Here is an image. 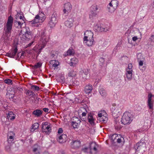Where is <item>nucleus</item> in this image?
<instances>
[{"label": "nucleus", "instance_id": "obj_1", "mask_svg": "<svg viewBox=\"0 0 154 154\" xmlns=\"http://www.w3.org/2000/svg\"><path fill=\"white\" fill-rule=\"evenodd\" d=\"M13 21V18L11 16H10L8 17L6 26L4 29V30L5 31V35L7 38H9L10 36Z\"/></svg>", "mask_w": 154, "mask_h": 154}, {"label": "nucleus", "instance_id": "obj_2", "mask_svg": "<svg viewBox=\"0 0 154 154\" xmlns=\"http://www.w3.org/2000/svg\"><path fill=\"white\" fill-rule=\"evenodd\" d=\"M45 29L42 30L40 37V40L39 42V45H41L40 46L41 48L39 49V54L41 52V51L46 45V44L49 40V37L46 35Z\"/></svg>", "mask_w": 154, "mask_h": 154}, {"label": "nucleus", "instance_id": "obj_3", "mask_svg": "<svg viewBox=\"0 0 154 154\" xmlns=\"http://www.w3.org/2000/svg\"><path fill=\"white\" fill-rule=\"evenodd\" d=\"M132 120L131 115L128 112H125L123 114L121 119L122 124L124 125L130 124Z\"/></svg>", "mask_w": 154, "mask_h": 154}, {"label": "nucleus", "instance_id": "obj_4", "mask_svg": "<svg viewBox=\"0 0 154 154\" xmlns=\"http://www.w3.org/2000/svg\"><path fill=\"white\" fill-rule=\"evenodd\" d=\"M137 151H140L141 152H144L146 149V144L144 139H141L140 142L137 143L135 146Z\"/></svg>", "mask_w": 154, "mask_h": 154}, {"label": "nucleus", "instance_id": "obj_5", "mask_svg": "<svg viewBox=\"0 0 154 154\" xmlns=\"http://www.w3.org/2000/svg\"><path fill=\"white\" fill-rule=\"evenodd\" d=\"M64 8L63 14L67 15L71 11L72 8V5L69 2H67L64 4Z\"/></svg>", "mask_w": 154, "mask_h": 154}, {"label": "nucleus", "instance_id": "obj_6", "mask_svg": "<svg viewBox=\"0 0 154 154\" xmlns=\"http://www.w3.org/2000/svg\"><path fill=\"white\" fill-rule=\"evenodd\" d=\"M18 49L17 46H15L11 51H9L6 55L11 58H14L17 52Z\"/></svg>", "mask_w": 154, "mask_h": 154}, {"label": "nucleus", "instance_id": "obj_7", "mask_svg": "<svg viewBox=\"0 0 154 154\" xmlns=\"http://www.w3.org/2000/svg\"><path fill=\"white\" fill-rule=\"evenodd\" d=\"M89 70L88 69L81 70L79 72L80 75H81L83 78L87 79L89 77Z\"/></svg>", "mask_w": 154, "mask_h": 154}, {"label": "nucleus", "instance_id": "obj_8", "mask_svg": "<svg viewBox=\"0 0 154 154\" xmlns=\"http://www.w3.org/2000/svg\"><path fill=\"white\" fill-rule=\"evenodd\" d=\"M153 96L151 93L149 94L148 96L147 106L151 109H152L153 108L154 100L152 99V97Z\"/></svg>", "mask_w": 154, "mask_h": 154}, {"label": "nucleus", "instance_id": "obj_9", "mask_svg": "<svg viewBox=\"0 0 154 154\" xmlns=\"http://www.w3.org/2000/svg\"><path fill=\"white\" fill-rule=\"evenodd\" d=\"M57 22V16L54 14H52L49 23V26L51 28L55 26Z\"/></svg>", "mask_w": 154, "mask_h": 154}, {"label": "nucleus", "instance_id": "obj_10", "mask_svg": "<svg viewBox=\"0 0 154 154\" xmlns=\"http://www.w3.org/2000/svg\"><path fill=\"white\" fill-rule=\"evenodd\" d=\"M71 146L72 148L78 149L81 146V142L78 140H72L71 143Z\"/></svg>", "mask_w": 154, "mask_h": 154}, {"label": "nucleus", "instance_id": "obj_11", "mask_svg": "<svg viewBox=\"0 0 154 154\" xmlns=\"http://www.w3.org/2000/svg\"><path fill=\"white\" fill-rule=\"evenodd\" d=\"M84 37V41H85L87 39L93 38V33L91 31L87 30L85 33Z\"/></svg>", "mask_w": 154, "mask_h": 154}, {"label": "nucleus", "instance_id": "obj_12", "mask_svg": "<svg viewBox=\"0 0 154 154\" xmlns=\"http://www.w3.org/2000/svg\"><path fill=\"white\" fill-rule=\"evenodd\" d=\"M23 34V38L25 39H30L32 37V33L31 32L26 30L24 33H23L22 31L20 32V34Z\"/></svg>", "mask_w": 154, "mask_h": 154}, {"label": "nucleus", "instance_id": "obj_13", "mask_svg": "<svg viewBox=\"0 0 154 154\" xmlns=\"http://www.w3.org/2000/svg\"><path fill=\"white\" fill-rule=\"evenodd\" d=\"M97 145L95 143L91 142L90 143L89 145V153L92 154V150H94V151H97Z\"/></svg>", "mask_w": 154, "mask_h": 154}, {"label": "nucleus", "instance_id": "obj_14", "mask_svg": "<svg viewBox=\"0 0 154 154\" xmlns=\"http://www.w3.org/2000/svg\"><path fill=\"white\" fill-rule=\"evenodd\" d=\"M94 28L97 32H106L108 30V28L103 27L101 25L99 26L98 25H96L94 26Z\"/></svg>", "mask_w": 154, "mask_h": 154}, {"label": "nucleus", "instance_id": "obj_15", "mask_svg": "<svg viewBox=\"0 0 154 154\" xmlns=\"http://www.w3.org/2000/svg\"><path fill=\"white\" fill-rule=\"evenodd\" d=\"M31 23L32 26H33L38 27V14H37L35 17L34 19L30 21Z\"/></svg>", "mask_w": 154, "mask_h": 154}, {"label": "nucleus", "instance_id": "obj_16", "mask_svg": "<svg viewBox=\"0 0 154 154\" xmlns=\"http://www.w3.org/2000/svg\"><path fill=\"white\" fill-rule=\"evenodd\" d=\"M74 19L72 18H69L68 20L66 21L65 22V24L67 27L70 28L73 25V22Z\"/></svg>", "mask_w": 154, "mask_h": 154}, {"label": "nucleus", "instance_id": "obj_17", "mask_svg": "<svg viewBox=\"0 0 154 154\" xmlns=\"http://www.w3.org/2000/svg\"><path fill=\"white\" fill-rule=\"evenodd\" d=\"M30 66L32 67L33 69L32 72L33 74L35 75H37L38 73V62L36 64L33 66L30 65Z\"/></svg>", "mask_w": 154, "mask_h": 154}, {"label": "nucleus", "instance_id": "obj_18", "mask_svg": "<svg viewBox=\"0 0 154 154\" xmlns=\"http://www.w3.org/2000/svg\"><path fill=\"white\" fill-rule=\"evenodd\" d=\"M93 89L92 85L90 84L87 85L85 87V92L86 94L91 93Z\"/></svg>", "mask_w": 154, "mask_h": 154}, {"label": "nucleus", "instance_id": "obj_19", "mask_svg": "<svg viewBox=\"0 0 154 154\" xmlns=\"http://www.w3.org/2000/svg\"><path fill=\"white\" fill-rule=\"evenodd\" d=\"M67 136L66 134H64L60 135L57 140L60 143H63L65 142L67 139Z\"/></svg>", "mask_w": 154, "mask_h": 154}, {"label": "nucleus", "instance_id": "obj_20", "mask_svg": "<svg viewBox=\"0 0 154 154\" xmlns=\"http://www.w3.org/2000/svg\"><path fill=\"white\" fill-rule=\"evenodd\" d=\"M87 119L88 120V122L91 125H95V123L94 122V119L91 113L88 114Z\"/></svg>", "mask_w": 154, "mask_h": 154}, {"label": "nucleus", "instance_id": "obj_21", "mask_svg": "<svg viewBox=\"0 0 154 154\" xmlns=\"http://www.w3.org/2000/svg\"><path fill=\"white\" fill-rule=\"evenodd\" d=\"M46 17L44 13L39 11V23H42L45 19Z\"/></svg>", "mask_w": 154, "mask_h": 154}, {"label": "nucleus", "instance_id": "obj_22", "mask_svg": "<svg viewBox=\"0 0 154 154\" xmlns=\"http://www.w3.org/2000/svg\"><path fill=\"white\" fill-rule=\"evenodd\" d=\"M70 60L71 62L69 64L71 66H75L78 62V59L75 57L71 58Z\"/></svg>", "mask_w": 154, "mask_h": 154}, {"label": "nucleus", "instance_id": "obj_23", "mask_svg": "<svg viewBox=\"0 0 154 154\" xmlns=\"http://www.w3.org/2000/svg\"><path fill=\"white\" fill-rule=\"evenodd\" d=\"M99 89V91L101 95L103 97H106V92L104 88H103L101 86H100Z\"/></svg>", "mask_w": 154, "mask_h": 154}, {"label": "nucleus", "instance_id": "obj_24", "mask_svg": "<svg viewBox=\"0 0 154 154\" xmlns=\"http://www.w3.org/2000/svg\"><path fill=\"white\" fill-rule=\"evenodd\" d=\"M87 111L86 109L84 107H81L80 108V109L79 110V113H82V116H85Z\"/></svg>", "mask_w": 154, "mask_h": 154}, {"label": "nucleus", "instance_id": "obj_25", "mask_svg": "<svg viewBox=\"0 0 154 154\" xmlns=\"http://www.w3.org/2000/svg\"><path fill=\"white\" fill-rule=\"evenodd\" d=\"M26 94L27 95H28L29 96H30L32 97H33L34 98H35L36 97V99L38 100V98H37V97H36V94L35 93L33 92L32 91L30 90H27V92L26 93Z\"/></svg>", "mask_w": 154, "mask_h": 154}, {"label": "nucleus", "instance_id": "obj_26", "mask_svg": "<svg viewBox=\"0 0 154 154\" xmlns=\"http://www.w3.org/2000/svg\"><path fill=\"white\" fill-rule=\"evenodd\" d=\"M118 5V2L117 0H112L109 3V6H112L114 8H116Z\"/></svg>", "mask_w": 154, "mask_h": 154}, {"label": "nucleus", "instance_id": "obj_27", "mask_svg": "<svg viewBox=\"0 0 154 154\" xmlns=\"http://www.w3.org/2000/svg\"><path fill=\"white\" fill-rule=\"evenodd\" d=\"M132 70H129L128 71L127 69V73L126 74V77L129 80H131L132 78Z\"/></svg>", "mask_w": 154, "mask_h": 154}, {"label": "nucleus", "instance_id": "obj_28", "mask_svg": "<svg viewBox=\"0 0 154 154\" xmlns=\"http://www.w3.org/2000/svg\"><path fill=\"white\" fill-rule=\"evenodd\" d=\"M100 7L99 6H98L96 5H92L91 6V10H92L93 11L96 12L97 13V11H100Z\"/></svg>", "mask_w": 154, "mask_h": 154}, {"label": "nucleus", "instance_id": "obj_29", "mask_svg": "<svg viewBox=\"0 0 154 154\" xmlns=\"http://www.w3.org/2000/svg\"><path fill=\"white\" fill-rule=\"evenodd\" d=\"M85 41L86 42H85L87 45L88 46H91L94 43V42L93 38H91V39H87Z\"/></svg>", "mask_w": 154, "mask_h": 154}, {"label": "nucleus", "instance_id": "obj_30", "mask_svg": "<svg viewBox=\"0 0 154 154\" xmlns=\"http://www.w3.org/2000/svg\"><path fill=\"white\" fill-rule=\"evenodd\" d=\"M38 123L36 122L33 124L32 126V128L31 129V132H33L36 129H38Z\"/></svg>", "mask_w": 154, "mask_h": 154}, {"label": "nucleus", "instance_id": "obj_31", "mask_svg": "<svg viewBox=\"0 0 154 154\" xmlns=\"http://www.w3.org/2000/svg\"><path fill=\"white\" fill-rule=\"evenodd\" d=\"M72 123L79 124L80 123L81 121L80 119L76 117H73L72 119Z\"/></svg>", "mask_w": 154, "mask_h": 154}, {"label": "nucleus", "instance_id": "obj_32", "mask_svg": "<svg viewBox=\"0 0 154 154\" xmlns=\"http://www.w3.org/2000/svg\"><path fill=\"white\" fill-rule=\"evenodd\" d=\"M115 127L116 129L117 130H119L120 129L121 127L119 124V123L118 121L117 120L115 121Z\"/></svg>", "mask_w": 154, "mask_h": 154}, {"label": "nucleus", "instance_id": "obj_33", "mask_svg": "<svg viewBox=\"0 0 154 154\" xmlns=\"http://www.w3.org/2000/svg\"><path fill=\"white\" fill-rule=\"evenodd\" d=\"M51 63H52V67H54V69H55V68L57 67L59 65V62L58 61L55 60H53L51 61Z\"/></svg>", "mask_w": 154, "mask_h": 154}, {"label": "nucleus", "instance_id": "obj_34", "mask_svg": "<svg viewBox=\"0 0 154 154\" xmlns=\"http://www.w3.org/2000/svg\"><path fill=\"white\" fill-rule=\"evenodd\" d=\"M7 117L8 120H14L15 118V117L14 116L13 112H11L8 113V115L7 116Z\"/></svg>", "mask_w": 154, "mask_h": 154}, {"label": "nucleus", "instance_id": "obj_35", "mask_svg": "<svg viewBox=\"0 0 154 154\" xmlns=\"http://www.w3.org/2000/svg\"><path fill=\"white\" fill-rule=\"evenodd\" d=\"M90 12L89 14V17L90 18H93L97 15V13L93 11L91 9Z\"/></svg>", "mask_w": 154, "mask_h": 154}, {"label": "nucleus", "instance_id": "obj_36", "mask_svg": "<svg viewBox=\"0 0 154 154\" xmlns=\"http://www.w3.org/2000/svg\"><path fill=\"white\" fill-rule=\"evenodd\" d=\"M107 8L108 12L111 13L113 12L116 9L114 8L112 6H109V4L107 6Z\"/></svg>", "mask_w": 154, "mask_h": 154}, {"label": "nucleus", "instance_id": "obj_37", "mask_svg": "<svg viewBox=\"0 0 154 154\" xmlns=\"http://www.w3.org/2000/svg\"><path fill=\"white\" fill-rule=\"evenodd\" d=\"M118 137H119V135L116 134H113L111 137V139L112 140V142H115V140H117Z\"/></svg>", "mask_w": 154, "mask_h": 154}, {"label": "nucleus", "instance_id": "obj_38", "mask_svg": "<svg viewBox=\"0 0 154 154\" xmlns=\"http://www.w3.org/2000/svg\"><path fill=\"white\" fill-rule=\"evenodd\" d=\"M108 120V118L106 116H103V117L101 118H99V119H98V120L100 121V122H102L104 123H106Z\"/></svg>", "mask_w": 154, "mask_h": 154}, {"label": "nucleus", "instance_id": "obj_39", "mask_svg": "<svg viewBox=\"0 0 154 154\" xmlns=\"http://www.w3.org/2000/svg\"><path fill=\"white\" fill-rule=\"evenodd\" d=\"M75 53L74 51L72 48H69L67 51V53L68 55H73Z\"/></svg>", "mask_w": 154, "mask_h": 154}, {"label": "nucleus", "instance_id": "obj_40", "mask_svg": "<svg viewBox=\"0 0 154 154\" xmlns=\"http://www.w3.org/2000/svg\"><path fill=\"white\" fill-rule=\"evenodd\" d=\"M139 66L140 67L142 66H143V61L142 60H140L139 61ZM139 68H140V69L141 70H142L143 71H144L146 69V67L145 66H143V68L142 69H140V67Z\"/></svg>", "mask_w": 154, "mask_h": 154}, {"label": "nucleus", "instance_id": "obj_41", "mask_svg": "<svg viewBox=\"0 0 154 154\" xmlns=\"http://www.w3.org/2000/svg\"><path fill=\"white\" fill-rule=\"evenodd\" d=\"M40 102V106L42 107L44 105L45 103V100L44 99L41 100L39 98V103Z\"/></svg>", "mask_w": 154, "mask_h": 154}, {"label": "nucleus", "instance_id": "obj_42", "mask_svg": "<svg viewBox=\"0 0 154 154\" xmlns=\"http://www.w3.org/2000/svg\"><path fill=\"white\" fill-rule=\"evenodd\" d=\"M31 89L35 91H38V87L36 85H32L31 86Z\"/></svg>", "mask_w": 154, "mask_h": 154}, {"label": "nucleus", "instance_id": "obj_43", "mask_svg": "<svg viewBox=\"0 0 154 154\" xmlns=\"http://www.w3.org/2000/svg\"><path fill=\"white\" fill-rule=\"evenodd\" d=\"M123 140H124V138L122 137L121 135H119V137H118L117 140V142L118 143H120Z\"/></svg>", "mask_w": 154, "mask_h": 154}, {"label": "nucleus", "instance_id": "obj_44", "mask_svg": "<svg viewBox=\"0 0 154 154\" xmlns=\"http://www.w3.org/2000/svg\"><path fill=\"white\" fill-rule=\"evenodd\" d=\"M14 137L12 136H9L8 135V141L9 143H11L14 140Z\"/></svg>", "mask_w": 154, "mask_h": 154}, {"label": "nucleus", "instance_id": "obj_45", "mask_svg": "<svg viewBox=\"0 0 154 154\" xmlns=\"http://www.w3.org/2000/svg\"><path fill=\"white\" fill-rule=\"evenodd\" d=\"M4 82L8 85H10V84H12V82L11 80L10 79H7L5 80L4 81Z\"/></svg>", "mask_w": 154, "mask_h": 154}, {"label": "nucleus", "instance_id": "obj_46", "mask_svg": "<svg viewBox=\"0 0 154 154\" xmlns=\"http://www.w3.org/2000/svg\"><path fill=\"white\" fill-rule=\"evenodd\" d=\"M76 73L75 72L73 71H70L68 74V75L69 77H73L75 76Z\"/></svg>", "mask_w": 154, "mask_h": 154}, {"label": "nucleus", "instance_id": "obj_47", "mask_svg": "<svg viewBox=\"0 0 154 154\" xmlns=\"http://www.w3.org/2000/svg\"><path fill=\"white\" fill-rule=\"evenodd\" d=\"M99 60L100 62V66H102L104 63L105 61L104 58L103 57H101L100 58Z\"/></svg>", "mask_w": 154, "mask_h": 154}, {"label": "nucleus", "instance_id": "obj_48", "mask_svg": "<svg viewBox=\"0 0 154 154\" xmlns=\"http://www.w3.org/2000/svg\"><path fill=\"white\" fill-rule=\"evenodd\" d=\"M82 150L85 152H89V148L87 147L82 148Z\"/></svg>", "mask_w": 154, "mask_h": 154}, {"label": "nucleus", "instance_id": "obj_49", "mask_svg": "<svg viewBox=\"0 0 154 154\" xmlns=\"http://www.w3.org/2000/svg\"><path fill=\"white\" fill-rule=\"evenodd\" d=\"M37 48H33V50L34 51H35V52H33V53H34V54L36 55V57H38V49Z\"/></svg>", "mask_w": 154, "mask_h": 154}, {"label": "nucleus", "instance_id": "obj_50", "mask_svg": "<svg viewBox=\"0 0 154 154\" xmlns=\"http://www.w3.org/2000/svg\"><path fill=\"white\" fill-rule=\"evenodd\" d=\"M38 145L37 144H35L33 146V151L34 152H36L38 149Z\"/></svg>", "mask_w": 154, "mask_h": 154}, {"label": "nucleus", "instance_id": "obj_51", "mask_svg": "<svg viewBox=\"0 0 154 154\" xmlns=\"http://www.w3.org/2000/svg\"><path fill=\"white\" fill-rule=\"evenodd\" d=\"M47 122H43L42 124V131H43V130H45V127L46 126V125H47Z\"/></svg>", "mask_w": 154, "mask_h": 154}, {"label": "nucleus", "instance_id": "obj_52", "mask_svg": "<svg viewBox=\"0 0 154 154\" xmlns=\"http://www.w3.org/2000/svg\"><path fill=\"white\" fill-rule=\"evenodd\" d=\"M32 114L35 115L37 117H38V109H37L33 111Z\"/></svg>", "mask_w": 154, "mask_h": 154}, {"label": "nucleus", "instance_id": "obj_53", "mask_svg": "<svg viewBox=\"0 0 154 154\" xmlns=\"http://www.w3.org/2000/svg\"><path fill=\"white\" fill-rule=\"evenodd\" d=\"M117 108H117V107L116 108H115L114 109V110L112 111V115L113 116H114L113 115H114L115 114H118L119 112V110H118V109H117Z\"/></svg>", "mask_w": 154, "mask_h": 154}, {"label": "nucleus", "instance_id": "obj_54", "mask_svg": "<svg viewBox=\"0 0 154 154\" xmlns=\"http://www.w3.org/2000/svg\"><path fill=\"white\" fill-rule=\"evenodd\" d=\"M14 23L15 25H18V26H20V27H21L22 25L23 24V23H21L20 21H15L14 22Z\"/></svg>", "mask_w": 154, "mask_h": 154}, {"label": "nucleus", "instance_id": "obj_55", "mask_svg": "<svg viewBox=\"0 0 154 154\" xmlns=\"http://www.w3.org/2000/svg\"><path fill=\"white\" fill-rule=\"evenodd\" d=\"M149 40L151 42H154V32L151 35L149 39Z\"/></svg>", "mask_w": 154, "mask_h": 154}, {"label": "nucleus", "instance_id": "obj_56", "mask_svg": "<svg viewBox=\"0 0 154 154\" xmlns=\"http://www.w3.org/2000/svg\"><path fill=\"white\" fill-rule=\"evenodd\" d=\"M51 130H48L45 131V130H43V132H45V133L47 134H49L51 132Z\"/></svg>", "mask_w": 154, "mask_h": 154}, {"label": "nucleus", "instance_id": "obj_57", "mask_svg": "<svg viewBox=\"0 0 154 154\" xmlns=\"http://www.w3.org/2000/svg\"><path fill=\"white\" fill-rule=\"evenodd\" d=\"M132 65L131 63H129L128 65V68L130 70H132Z\"/></svg>", "mask_w": 154, "mask_h": 154}, {"label": "nucleus", "instance_id": "obj_58", "mask_svg": "<svg viewBox=\"0 0 154 154\" xmlns=\"http://www.w3.org/2000/svg\"><path fill=\"white\" fill-rule=\"evenodd\" d=\"M71 124H72V126L73 128H76L77 126L78 125V124L75 123H72Z\"/></svg>", "mask_w": 154, "mask_h": 154}, {"label": "nucleus", "instance_id": "obj_59", "mask_svg": "<svg viewBox=\"0 0 154 154\" xmlns=\"http://www.w3.org/2000/svg\"><path fill=\"white\" fill-rule=\"evenodd\" d=\"M14 97V95L10 93L9 94V99H13Z\"/></svg>", "mask_w": 154, "mask_h": 154}, {"label": "nucleus", "instance_id": "obj_60", "mask_svg": "<svg viewBox=\"0 0 154 154\" xmlns=\"http://www.w3.org/2000/svg\"><path fill=\"white\" fill-rule=\"evenodd\" d=\"M63 132V130L62 128H60L58 130V134H61Z\"/></svg>", "mask_w": 154, "mask_h": 154}, {"label": "nucleus", "instance_id": "obj_61", "mask_svg": "<svg viewBox=\"0 0 154 154\" xmlns=\"http://www.w3.org/2000/svg\"><path fill=\"white\" fill-rule=\"evenodd\" d=\"M51 130V128L50 127V126L48 125L47 126H46L45 127V130Z\"/></svg>", "mask_w": 154, "mask_h": 154}, {"label": "nucleus", "instance_id": "obj_62", "mask_svg": "<svg viewBox=\"0 0 154 154\" xmlns=\"http://www.w3.org/2000/svg\"><path fill=\"white\" fill-rule=\"evenodd\" d=\"M138 39V38L137 36H135L133 37L132 40L134 41H136Z\"/></svg>", "mask_w": 154, "mask_h": 154}, {"label": "nucleus", "instance_id": "obj_63", "mask_svg": "<svg viewBox=\"0 0 154 154\" xmlns=\"http://www.w3.org/2000/svg\"><path fill=\"white\" fill-rule=\"evenodd\" d=\"M43 110L45 112H47L49 109L48 108H44L43 109Z\"/></svg>", "mask_w": 154, "mask_h": 154}, {"label": "nucleus", "instance_id": "obj_64", "mask_svg": "<svg viewBox=\"0 0 154 154\" xmlns=\"http://www.w3.org/2000/svg\"><path fill=\"white\" fill-rule=\"evenodd\" d=\"M98 116L99 118H101L103 116L102 115V114L101 113H100L99 114H98Z\"/></svg>", "mask_w": 154, "mask_h": 154}]
</instances>
